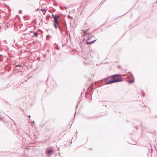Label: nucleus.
Listing matches in <instances>:
<instances>
[{"label":"nucleus","mask_w":157,"mask_h":157,"mask_svg":"<svg viewBox=\"0 0 157 157\" xmlns=\"http://www.w3.org/2000/svg\"><path fill=\"white\" fill-rule=\"evenodd\" d=\"M109 78H110V80L108 81H106L105 83V84L107 85L121 82L123 81V79L121 77V74H120L112 75L105 79V80H106L107 79H109Z\"/></svg>","instance_id":"obj_1"},{"label":"nucleus","mask_w":157,"mask_h":157,"mask_svg":"<svg viewBox=\"0 0 157 157\" xmlns=\"http://www.w3.org/2000/svg\"><path fill=\"white\" fill-rule=\"evenodd\" d=\"M103 82V80H101L99 81L95 82L94 83L95 84V86H94V84H91L90 85V88L91 90L95 89L96 88V86H97V83H102Z\"/></svg>","instance_id":"obj_2"},{"label":"nucleus","mask_w":157,"mask_h":157,"mask_svg":"<svg viewBox=\"0 0 157 157\" xmlns=\"http://www.w3.org/2000/svg\"><path fill=\"white\" fill-rule=\"evenodd\" d=\"M46 155H50L53 153V151L52 149L47 150L46 151Z\"/></svg>","instance_id":"obj_3"},{"label":"nucleus","mask_w":157,"mask_h":157,"mask_svg":"<svg viewBox=\"0 0 157 157\" xmlns=\"http://www.w3.org/2000/svg\"><path fill=\"white\" fill-rule=\"evenodd\" d=\"M90 34H87V33H84L83 34V36H86L87 37V40H89L91 39L92 36H90Z\"/></svg>","instance_id":"obj_4"},{"label":"nucleus","mask_w":157,"mask_h":157,"mask_svg":"<svg viewBox=\"0 0 157 157\" xmlns=\"http://www.w3.org/2000/svg\"><path fill=\"white\" fill-rule=\"evenodd\" d=\"M54 26L56 29H57L58 28L59 29V26H60V25L58 21H57V22H54Z\"/></svg>","instance_id":"obj_5"},{"label":"nucleus","mask_w":157,"mask_h":157,"mask_svg":"<svg viewBox=\"0 0 157 157\" xmlns=\"http://www.w3.org/2000/svg\"><path fill=\"white\" fill-rule=\"evenodd\" d=\"M97 40V39H95V40H93L90 41V42H88L87 41V40L86 41V44L88 45H90L91 44H92L94 43L96 40Z\"/></svg>","instance_id":"obj_6"},{"label":"nucleus","mask_w":157,"mask_h":157,"mask_svg":"<svg viewBox=\"0 0 157 157\" xmlns=\"http://www.w3.org/2000/svg\"><path fill=\"white\" fill-rule=\"evenodd\" d=\"M52 16L53 18L54 22H57V21H58V20H57L56 14L54 15L53 13H52Z\"/></svg>","instance_id":"obj_7"},{"label":"nucleus","mask_w":157,"mask_h":157,"mask_svg":"<svg viewBox=\"0 0 157 157\" xmlns=\"http://www.w3.org/2000/svg\"><path fill=\"white\" fill-rule=\"evenodd\" d=\"M63 27L64 28V29L66 30H67V24L66 23H63Z\"/></svg>","instance_id":"obj_8"},{"label":"nucleus","mask_w":157,"mask_h":157,"mask_svg":"<svg viewBox=\"0 0 157 157\" xmlns=\"http://www.w3.org/2000/svg\"><path fill=\"white\" fill-rule=\"evenodd\" d=\"M85 40V38H83L81 39V41H80V44L82 45H84V42Z\"/></svg>","instance_id":"obj_9"},{"label":"nucleus","mask_w":157,"mask_h":157,"mask_svg":"<svg viewBox=\"0 0 157 157\" xmlns=\"http://www.w3.org/2000/svg\"><path fill=\"white\" fill-rule=\"evenodd\" d=\"M59 29L60 30L61 33L62 34L63 32V30L62 29V27L61 25L60 26H59Z\"/></svg>","instance_id":"obj_10"},{"label":"nucleus","mask_w":157,"mask_h":157,"mask_svg":"<svg viewBox=\"0 0 157 157\" xmlns=\"http://www.w3.org/2000/svg\"><path fill=\"white\" fill-rule=\"evenodd\" d=\"M33 36H34L35 37H37L38 36V33L36 32H34V33Z\"/></svg>","instance_id":"obj_11"},{"label":"nucleus","mask_w":157,"mask_h":157,"mask_svg":"<svg viewBox=\"0 0 157 157\" xmlns=\"http://www.w3.org/2000/svg\"><path fill=\"white\" fill-rule=\"evenodd\" d=\"M131 75L132 76V77L133 78V80H129L128 82H129V83H133L134 82V78L133 77V76H132V74H131Z\"/></svg>","instance_id":"obj_12"},{"label":"nucleus","mask_w":157,"mask_h":157,"mask_svg":"<svg viewBox=\"0 0 157 157\" xmlns=\"http://www.w3.org/2000/svg\"><path fill=\"white\" fill-rule=\"evenodd\" d=\"M60 9H61V10H63V8H65L66 10L67 9V8L66 7H62V6H60Z\"/></svg>","instance_id":"obj_13"},{"label":"nucleus","mask_w":157,"mask_h":157,"mask_svg":"<svg viewBox=\"0 0 157 157\" xmlns=\"http://www.w3.org/2000/svg\"><path fill=\"white\" fill-rule=\"evenodd\" d=\"M41 10L42 11H45V12H46L47 11V10L45 9L44 8H42L41 9Z\"/></svg>","instance_id":"obj_14"},{"label":"nucleus","mask_w":157,"mask_h":157,"mask_svg":"<svg viewBox=\"0 0 157 157\" xmlns=\"http://www.w3.org/2000/svg\"><path fill=\"white\" fill-rule=\"evenodd\" d=\"M56 17H57V20H58V19H59L60 18V16H56Z\"/></svg>","instance_id":"obj_15"},{"label":"nucleus","mask_w":157,"mask_h":157,"mask_svg":"<svg viewBox=\"0 0 157 157\" xmlns=\"http://www.w3.org/2000/svg\"><path fill=\"white\" fill-rule=\"evenodd\" d=\"M103 85V84H99L98 85V86H102Z\"/></svg>","instance_id":"obj_16"},{"label":"nucleus","mask_w":157,"mask_h":157,"mask_svg":"<svg viewBox=\"0 0 157 157\" xmlns=\"http://www.w3.org/2000/svg\"><path fill=\"white\" fill-rule=\"evenodd\" d=\"M10 85H7V86H5V88H8L9 86H10Z\"/></svg>","instance_id":"obj_17"},{"label":"nucleus","mask_w":157,"mask_h":157,"mask_svg":"<svg viewBox=\"0 0 157 157\" xmlns=\"http://www.w3.org/2000/svg\"><path fill=\"white\" fill-rule=\"evenodd\" d=\"M21 66V65H20V64H18V65H16V67H20V66Z\"/></svg>","instance_id":"obj_18"},{"label":"nucleus","mask_w":157,"mask_h":157,"mask_svg":"<svg viewBox=\"0 0 157 157\" xmlns=\"http://www.w3.org/2000/svg\"><path fill=\"white\" fill-rule=\"evenodd\" d=\"M50 17V16H47V17H46V18H47V19H48L49 17Z\"/></svg>","instance_id":"obj_19"},{"label":"nucleus","mask_w":157,"mask_h":157,"mask_svg":"<svg viewBox=\"0 0 157 157\" xmlns=\"http://www.w3.org/2000/svg\"><path fill=\"white\" fill-rule=\"evenodd\" d=\"M68 33V31H67V30L66 32V34H67Z\"/></svg>","instance_id":"obj_20"},{"label":"nucleus","mask_w":157,"mask_h":157,"mask_svg":"<svg viewBox=\"0 0 157 157\" xmlns=\"http://www.w3.org/2000/svg\"><path fill=\"white\" fill-rule=\"evenodd\" d=\"M105 0H103V2H102V3H101V4H102L104 3V2H105Z\"/></svg>","instance_id":"obj_21"},{"label":"nucleus","mask_w":157,"mask_h":157,"mask_svg":"<svg viewBox=\"0 0 157 157\" xmlns=\"http://www.w3.org/2000/svg\"><path fill=\"white\" fill-rule=\"evenodd\" d=\"M24 37H24V36H21V38H24Z\"/></svg>","instance_id":"obj_22"},{"label":"nucleus","mask_w":157,"mask_h":157,"mask_svg":"<svg viewBox=\"0 0 157 157\" xmlns=\"http://www.w3.org/2000/svg\"><path fill=\"white\" fill-rule=\"evenodd\" d=\"M19 12L20 13H22V11L21 10H19Z\"/></svg>","instance_id":"obj_23"},{"label":"nucleus","mask_w":157,"mask_h":157,"mask_svg":"<svg viewBox=\"0 0 157 157\" xmlns=\"http://www.w3.org/2000/svg\"><path fill=\"white\" fill-rule=\"evenodd\" d=\"M69 16V17L71 18V19H73V18H72V17H71V16Z\"/></svg>","instance_id":"obj_24"},{"label":"nucleus","mask_w":157,"mask_h":157,"mask_svg":"<svg viewBox=\"0 0 157 157\" xmlns=\"http://www.w3.org/2000/svg\"><path fill=\"white\" fill-rule=\"evenodd\" d=\"M58 151H59V147H58Z\"/></svg>","instance_id":"obj_25"},{"label":"nucleus","mask_w":157,"mask_h":157,"mask_svg":"<svg viewBox=\"0 0 157 157\" xmlns=\"http://www.w3.org/2000/svg\"><path fill=\"white\" fill-rule=\"evenodd\" d=\"M135 128H136L137 129H138L137 127V126H136V127H135Z\"/></svg>","instance_id":"obj_26"},{"label":"nucleus","mask_w":157,"mask_h":157,"mask_svg":"<svg viewBox=\"0 0 157 157\" xmlns=\"http://www.w3.org/2000/svg\"><path fill=\"white\" fill-rule=\"evenodd\" d=\"M26 34H27V33H24V34H23V35H26Z\"/></svg>","instance_id":"obj_27"},{"label":"nucleus","mask_w":157,"mask_h":157,"mask_svg":"<svg viewBox=\"0 0 157 157\" xmlns=\"http://www.w3.org/2000/svg\"><path fill=\"white\" fill-rule=\"evenodd\" d=\"M34 122H34V121H33V123H34Z\"/></svg>","instance_id":"obj_28"},{"label":"nucleus","mask_w":157,"mask_h":157,"mask_svg":"<svg viewBox=\"0 0 157 157\" xmlns=\"http://www.w3.org/2000/svg\"><path fill=\"white\" fill-rule=\"evenodd\" d=\"M29 117H31L30 115H29Z\"/></svg>","instance_id":"obj_29"},{"label":"nucleus","mask_w":157,"mask_h":157,"mask_svg":"<svg viewBox=\"0 0 157 157\" xmlns=\"http://www.w3.org/2000/svg\"><path fill=\"white\" fill-rule=\"evenodd\" d=\"M103 0L101 2L100 4H101V3H102V2L103 1Z\"/></svg>","instance_id":"obj_30"},{"label":"nucleus","mask_w":157,"mask_h":157,"mask_svg":"<svg viewBox=\"0 0 157 157\" xmlns=\"http://www.w3.org/2000/svg\"><path fill=\"white\" fill-rule=\"evenodd\" d=\"M48 78H47V80H46V82H47L48 81Z\"/></svg>","instance_id":"obj_31"},{"label":"nucleus","mask_w":157,"mask_h":157,"mask_svg":"<svg viewBox=\"0 0 157 157\" xmlns=\"http://www.w3.org/2000/svg\"><path fill=\"white\" fill-rule=\"evenodd\" d=\"M77 106H78V105H77L76 106V108H77Z\"/></svg>","instance_id":"obj_32"},{"label":"nucleus","mask_w":157,"mask_h":157,"mask_svg":"<svg viewBox=\"0 0 157 157\" xmlns=\"http://www.w3.org/2000/svg\"><path fill=\"white\" fill-rule=\"evenodd\" d=\"M125 14V13H124V15H122V16H123L124 14Z\"/></svg>","instance_id":"obj_33"},{"label":"nucleus","mask_w":157,"mask_h":157,"mask_svg":"<svg viewBox=\"0 0 157 157\" xmlns=\"http://www.w3.org/2000/svg\"><path fill=\"white\" fill-rule=\"evenodd\" d=\"M59 48H58V49H59Z\"/></svg>","instance_id":"obj_34"},{"label":"nucleus","mask_w":157,"mask_h":157,"mask_svg":"<svg viewBox=\"0 0 157 157\" xmlns=\"http://www.w3.org/2000/svg\"><path fill=\"white\" fill-rule=\"evenodd\" d=\"M144 96V94H143V96Z\"/></svg>","instance_id":"obj_35"}]
</instances>
